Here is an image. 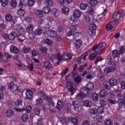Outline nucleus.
I'll use <instances>...</instances> for the list:
<instances>
[{
	"mask_svg": "<svg viewBox=\"0 0 125 125\" xmlns=\"http://www.w3.org/2000/svg\"><path fill=\"white\" fill-rule=\"evenodd\" d=\"M33 29H34V26L32 24H30L27 27L26 31L28 32H32Z\"/></svg>",
	"mask_w": 125,
	"mask_h": 125,
	"instance_id": "052dcab7",
	"label": "nucleus"
},
{
	"mask_svg": "<svg viewBox=\"0 0 125 125\" xmlns=\"http://www.w3.org/2000/svg\"><path fill=\"white\" fill-rule=\"evenodd\" d=\"M12 19H13V17L10 14H7L5 16V20H6V21H7L8 22L12 21Z\"/></svg>",
	"mask_w": 125,
	"mask_h": 125,
	"instance_id": "72a5a7b5",
	"label": "nucleus"
},
{
	"mask_svg": "<svg viewBox=\"0 0 125 125\" xmlns=\"http://www.w3.org/2000/svg\"><path fill=\"white\" fill-rule=\"evenodd\" d=\"M56 107L59 110H61V109H62V108H63V104H62V102L61 101H58Z\"/></svg>",
	"mask_w": 125,
	"mask_h": 125,
	"instance_id": "a878e982",
	"label": "nucleus"
},
{
	"mask_svg": "<svg viewBox=\"0 0 125 125\" xmlns=\"http://www.w3.org/2000/svg\"><path fill=\"white\" fill-rule=\"evenodd\" d=\"M107 47V45L106 44L105 42H102L99 44V45L97 44H96L92 48L91 51L92 52H95L97 53V54H99L100 55H101L102 53L104 52V50L105 48Z\"/></svg>",
	"mask_w": 125,
	"mask_h": 125,
	"instance_id": "f257e3e1",
	"label": "nucleus"
},
{
	"mask_svg": "<svg viewBox=\"0 0 125 125\" xmlns=\"http://www.w3.org/2000/svg\"><path fill=\"white\" fill-rule=\"evenodd\" d=\"M73 15L77 18H80L82 16V12L80 10H75L73 12Z\"/></svg>",
	"mask_w": 125,
	"mask_h": 125,
	"instance_id": "aec40b11",
	"label": "nucleus"
},
{
	"mask_svg": "<svg viewBox=\"0 0 125 125\" xmlns=\"http://www.w3.org/2000/svg\"><path fill=\"white\" fill-rule=\"evenodd\" d=\"M111 71V68L109 67H106L104 70V72L105 74H109Z\"/></svg>",
	"mask_w": 125,
	"mask_h": 125,
	"instance_id": "69168bd1",
	"label": "nucleus"
},
{
	"mask_svg": "<svg viewBox=\"0 0 125 125\" xmlns=\"http://www.w3.org/2000/svg\"><path fill=\"white\" fill-rule=\"evenodd\" d=\"M34 113L36 114V115H37V116H39L40 114H41V110L39 108H35L34 109Z\"/></svg>",
	"mask_w": 125,
	"mask_h": 125,
	"instance_id": "e2e57ef3",
	"label": "nucleus"
},
{
	"mask_svg": "<svg viewBox=\"0 0 125 125\" xmlns=\"http://www.w3.org/2000/svg\"><path fill=\"white\" fill-rule=\"evenodd\" d=\"M96 121L98 123H103V118H102V116H97Z\"/></svg>",
	"mask_w": 125,
	"mask_h": 125,
	"instance_id": "4d7b16f0",
	"label": "nucleus"
},
{
	"mask_svg": "<svg viewBox=\"0 0 125 125\" xmlns=\"http://www.w3.org/2000/svg\"><path fill=\"white\" fill-rule=\"evenodd\" d=\"M69 71V67H67L64 70H62V72L61 73L62 76H65L66 74L68 73V72Z\"/></svg>",
	"mask_w": 125,
	"mask_h": 125,
	"instance_id": "864d4df0",
	"label": "nucleus"
},
{
	"mask_svg": "<svg viewBox=\"0 0 125 125\" xmlns=\"http://www.w3.org/2000/svg\"><path fill=\"white\" fill-rule=\"evenodd\" d=\"M89 31L92 34L95 33V30H96V25L95 24H91L89 27Z\"/></svg>",
	"mask_w": 125,
	"mask_h": 125,
	"instance_id": "a211bd4d",
	"label": "nucleus"
},
{
	"mask_svg": "<svg viewBox=\"0 0 125 125\" xmlns=\"http://www.w3.org/2000/svg\"><path fill=\"white\" fill-rule=\"evenodd\" d=\"M42 11L45 14H48V13L51 11V9L49 8V7L46 6L43 8Z\"/></svg>",
	"mask_w": 125,
	"mask_h": 125,
	"instance_id": "393cba45",
	"label": "nucleus"
},
{
	"mask_svg": "<svg viewBox=\"0 0 125 125\" xmlns=\"http://www.w3.org/2000/svg\"><path fill=\"white\" fill-rule=\"evenodd\" d=\"M71 105L72 107H73L74 110H75V111H78V110H79V108H80V103L79 101L77 100L73 101L72 102Z\"/></svg>",
	"mask_w": 125,
	"mask_h": 125,
	"instance_id": "f8f14e48",
	"label": "nucleus"
},
{
	"mask_svg": "<svg viewBox=\"0 0 125 125\" xmlns=\"http://www.w3.org/2000/svg\"><path fill=\"white\" fill-rule=\"evenodd\" d=\"M31 47H24L23 49V52L24 53H28V52H30V51H31Z\"/></svg>",
	"mask_w": 125,
	"mask_h": 125,
	"instance_id": "09e8293b",
	"label": "nucleus"
},
{
	"mask_svg": "<svg viewBox=\"0 0 125 125\" xmlns=\"http://www.w3.org/2000/svg\"><path fill=\"white\" fill-rule=\"evenodd\" d=\"M22 102L21 100H19L15 103V105L16 107H20V106H22Z\"/></svg>",
	"mask_w": 125,
	"mask_h": 125,
	"instance_id": "a18cd8bd",
	"label": "nucleus"
},
{
	"mask_svg": "<svg viewBox=\"0 0 125 125\" xmlns=\"http://www.w3.org/2000/svg\"><path fill=\"white\" fill-rule=\"evenodd\" d=\"M37 124V125H44L43 123H42V118L38 119Z\"/></svg>",
	"mask_w": 125,
	"mask_h": 125,
	"instance_id": "774afa93",
	"label": "nucleus"
},
{
	"mask_svg": "<svg viewBox=\"0 0 125 125\" xmlns=\"http://www.w3.org/2000/svg\"><path fill=\"white\" fill-rule=\"evenodd\" d=\"M118 103L120 105H125V101L123 99H119Z\"/></svg>",
	"mask_w": 125,
	"mask_h": 125,
	"instance_id": "13d9d810",
	"label": "nucleus"
},
{
	"mask_svg": "<svg viewBox=\"0 0 125 125\" xmlns=\"http://www.w3.org/2000/svg\"><path fill=\"white\" fill-rule=\"evenodd\" d=\"M39 49H40V51H41V52H42V53H46V52H47V51L48 50L47 48H46V47H44V46L40 47L39 48Z\"/></svg>",
	"mask_w": 125,
	"mask_h": 125,
	"instance_id": "c85d7f7f",
	"label": "nucleus"
},
{
	"mask_svg": "<svg viewBox=\"0 0 125 125\" xmlns=\"http://www.w3.org/2000/svg\"><path fill=\"white\" fill-rule=\"evenodd\" d=\"M19 6L21 8L24 7V6H26V1L25 0H21L20 1Z\"/></svg>",
	"mask_w": 125,
	"mask_h": 125,
	"instance_id": "f704fd0d",
	"label": "nucleus"
},
{
	"mask_svg": "<svg viewBox=\"0 0 125 125\" xmlns=\"http://www.w3.org/2000/svg\"><path fill=\"white\" fill-rule=\"evenodd\" d=\"M1 2L2 6H3V7H5V6H7V5L8 4V0H1Z\"/></svg>",
	"mask_w": 125,
	"mask_h": 125,
	"instance_id": "c03bdc74",
	"label": "nucleus"
},
{
	"mask_svg": "<svg viewBox=\"0 0 125 125\" xmlns=\"http://www.w3.org/2000/svg\"><path fill=\"white\" fill-rule=\"evenodd\" d=\"M43 30H42V29L38 28H37L34 32L35 35H38V36H40L42 33Z\"/></svg>",
	"mask_w": 125,
	"mask_h": 125,
	"instance_id": "4c0bfd02",
	"label": "nucleus"
},
{
	"mask_svg": "<svg viewBox=\"0 0 125 125\" xmlns=\"http://www.w3.org/2000/svg\"><path fill=\"white\" fill-rule=\"evenodd\" d=\"M80 9H81V10H84V9H85V8H86L88 6V5L87 4H84L83 3H82L80 4Z\"/></svg>",
	"mask_w": 125,
	"mask_h": 125,
	"instance_id": "a19ab883",
	"label": "nucleus"
},
{
	"mask_svg": "<svg viewBox=\"0 0 125 125\" xmlns=\"http://www.w3.org/2000/svg\"><path fill=\"white\" fill-rule=\"evenodd\" d=\"M85 67H87V64L85 63L84 64L80 65L79 68V70L80 72H83V70L84 68H85Z\"/></svg>",
	"mask_w": 125,
	"mask_h": 125,
	"instance_id": "5fc2aeb1",
	"label": "nucleus"
},
{
	"mask_svg": "<svg viewBox=\"0 0 125 125\" xmlns=\"http://www.w3.org/2000/svg\"><path fill=\"white\" fill-rule=\"evenodd\" d=\"M96 57V54L95 53V52H94L90 55L89 59L91 61L93 60V59H95Z\"/></svg>",
	"mask_w": 125,
	"mask_h": 125,
	"instance_id": "680f3d73",
	"label": "nucleus"
},
{
	"mask_svg": "<svg viewBox=\"0 0 125 125\" xmlns=\"http://www.w3.org/2000/svg\"><path fill=\"white\" fill-rule=\"evenodd\" d=\"M104 125H113V122L110 119H106L104 122Z\"/></svg>",
	"mask_w": 125,
	"mask_h": 125,
	"instance_id": "de8ad7c7",
	"label": "nucleus"
},
{
	"mask_svg": "<svg viewBox=\"0 0 125 125\" xmlns=\"http://www.w3.org/2000/svg\"><path fill=\"white\" fill-rule=\"evenodd\" d=\"M58 60V61H63V55L58 53L56 55H53L52 56V60Z\"/></svg>",
	"mask_w": 125,
	"mask_h": 125,
	"instance_id": "0eeeda50",
	"label": "nucleus"
},
{
	"mask_svg": "<svg viewBox=\"0 0 125 125\" xmlns=\"http://www.w3.org/2000/svg\"><path fill=\"white\" fill-rule=\"evenodd\" d=\"M35 14L37 17H39V18H42V17H43V13H42V11L40 10H37L35 11Z\"/></svg>",
	"mask_w": 125,
	"mask_h": 125,
	"instance_id": "b1692460",
	"label": "nucleus"
},
{
	"mask_svg": "<svg viewBox=\"0 0 125 125\" xmlns=\"http://www.w3.org/2000/svg\"><path fill=\"white\" fill-rule=\"evenodd\" d=\"M90 113L92 115H96L98 114L97 109H96V108H94V109L91 108L90 109Z\"/></svg>",
	"mask_w": 125,
	"mask_h": 125,
	"instance_id": "49530a36",
	"label": "nucleus"
},
{
	"mask_svg": "<svg viewBox=\"0 0 125 125\" xmlns=\"http://www.w3.org/2000/svg\"><path fill=\"white\" fill-rule=\"evenodd\" d=\"M6 115L7 117H12L14 115V112L12 110H8L6 112Z\"/></svg>",
	"mask_w": 125,
	"mask_h": 125,
	"instance_id": "bb28decb",
	"label": "nucleus"
},
{
	"mask_svg": "<svg viewBox=\"0 0 125 125\" xmlns=\"http://www.w3.org/2000/svg\"><path fill=\"white\" fill-rule=\"evenodd\" d=\"M8 88L10 89L11 92H15L19 89L18 85L15 84L13 82L8 83Z\"/></svg>",
	"mask_w": 125,
	"mask_h": 125,
	"instance_id": "7ed1b4c3",
	"label": "nucleus"
},
{
	"mask_svg": "<svg viewBox=\"0 0 125 125\" xmlns=\"http://www.w3.org/2000/svg\"><path fill=\"white\" fill-rule=\"evenodd\" d=\"M109 82L110 86H115L117 85V83H118L117 79L114 78H111Z\"/></svg>",
	"mask_w": 125,
	"mask_h": 125,
	"instance_id": "2eb2a0df",
	"label": "nucleus"
},
{
	"mask_svg": "<svg viewBox=\"0 0 125 125\" xmlns=\"http://www.w3.org/2000/svg\"><path fill=\"white\" fill-rule=\"evenodd\" d=\"M21 119L23 122H27L28 119H29V117L27 114H23L21 117Z\"/></svg>",
	"mask_w": 125,
	"mask_h": 125,
	"instance_id": "603ef678",
	"label": "nucleus"
},
{
	"mask_svg": "<svg viewBox=\"0 0 125 125\" xmlns=\"http://www.w3.org/2000/svg\"><path fill=\"white\" fill-rule=\"evenodd\" d=\"M18 13L20 16H24V15L25 14V11L23 10V9H20L18 11Z\"/></svg>",
	"mask_w": 125,
	"mask_h": 125,
	"instance_id": "e433bc0d",
	"label": "nucleus"
},
{
	"mask_svg": "<svg viewBox=\"0 0 125 125\" xmlns=\"http://www.w3.org/2000/svg\"><path fill=\"white\" fill-rule=\"evenodd\" d=\"M75 46L77 48H80L83 45V41L81 39L75 40Z\"/></svg>",
	"mask_w": 125,
	"mask_h": 125,
	"instance_id": "412c9836",
	"label": "nucleus"
},
{
	"mask_svg": "<svg viewBox=\"0 0 125 125\" xmlns=\"http://www.w3.org/2000/svg\"><path fill=\"white\" fill-rule=\"evenodd\" d=\"M77 28H78V25H71L70 26V30L74 32L77 31Z\"/></svg>",
	"mask_w": 125,
	"mask_h": 125,
	"instance_id": "6e6d98bb",
	"label": "nucleus"
},
{
	"mask_svg": "<svg viewBox=\"0 0 125 125\" xmlns=\"http://www.w3.org/2000/svg\"><path fill=\"white\" fill-rule=\"evenodd\" d=\"M40 53H39V51L38 50H36L35 49H33L32 51V56H38Z\"/></svg>",
	"mask_w": 125,
	"mask_h": 125,
	"instance_id": "3c124183",
	"label": "nucleus"
},
{
	"mask_svg": "<svg viewBox=\"0 0 125 125\" xmlns=\"http://www.w3.org/2000/svg\"><path fill=\"white\" fill-rule=\"evenodd\" d=\"M83 107H86L87 108L91 107L92 105L91 101L89 100H84L83 102Z\"/></svg>",
	"mask_w": 125,
	"mask_h": 125,
	"instance_id": "ddd939ff",
	"label": "nucleus"
},
{
	"mask_svg": "<svg viewBox=\"0 0 125 125\" xmlns=\"http://www.w3.org/2000/svg\"><path fill=\"white\" fill-rule=\"evenodd\" d=\"M73 77L75 82H76L77 83H79L82 81L81 77L78 76V73H74L73 74Z\"/></svg>",
	"mask_w": 125,
	"mask_h": 125,
	"instance_id": "f3484780",
	"label": "nucleus"
},
{
	"mask_svg": "<svg viewBox=\"0 0 125 125\" xmlns=\"http://www.w3.org/2000/svg\"><path fill=\"white\" fill-rule=\"evenodd\" d=\"M27 99L30 100L33 98V91L31 90H27L25 93Z\"/></svg>",
	"mask_w": 125,
	"mask_h": 125,
	"instance_id": "4468645a",
	"label": "nucleus"
},
{
	"mask_svg": "<svg viewBox=\"0 0 125 125\" xmlns=\"http://www.w3.org/2000/svg\"><path fill=\"white\" fill-rule=\"evenodd\" d=\"M119 55H120V53H119V51L115 50L112 51V56L114 58H117V57H119Z\"/></svg>",
	"mask_w": 125,
	"mask_h": 125,
	"instance_id": "cd10ccee",
	"label": "nucleus"
},
{
	"mask_svg": "<svg viewBox=\"0 0 125 125\" xmlns=\"http://www.w3.org/2000/svg\"><path fill=\"white\" fill-rule=\"evenodd\" d=\"M35 3H36V2L34 0H27V5L28 6H34Z\"/></svg>",
	"mask_w": 125,
	"mask_h": 125,
	"instance_id": "7c9ffc66",
	"label": "nucleus"
},
{
	"mask_svg": "<svg viewBox=\"0 0 125 125\" xmlns=\"http://www.w3.org/2000/svg\"><path fill=\"white\" fill-rule=\"evenodd\" d=\"M10 52L11 53H14L15 54H17L19 52V50L17 47L15 46H11L10 47Z\"/></svg>",
	"mask_w": 125,
	"mask_h": 125,
	"instance_id": "dca6fc26",
	"label": "nucleus"
},
{
	"mask_svg": "<svg viewBox=\"0 0 125 125\" xmlns=\"http://www.w3.org/2000/svg\"><path fill=\"white\" fill-rule=\"evenodd\" d=\"M45 3L48 6H53V2L51 0H46Z\"/></svg>",
	"mask_w": 125,
	"mask_h": 125,
	"instance_id": "ea45409f",
	"label": "nucleus"
},
{
	"mask_svg": "<svg viewBox=\"0 0 125 125\" xmlns=\"http://www.w3.org/2000/svg\"><path fill=\"white\" fill-rule=\"evenodd\" d=\"M91 98L93 101H97L98 100V95L95 93L92 94Z\"/></svg>",
	"mask_w": 125,
	"mask_h": 125,
	"instance_id": "c756f323",
	"label": "nucleus"
},
{
	"mask_svg": "<svg viewBox=\"0 0 125 125\" xmlns=\"http://www.w3.org/2000/svg\"><path fill=\"white\" fill-rule=\"evenodd\" d=\"M66 89L68 91L71 92V95H73L75 91V88H74V83L71 82H67L66 84Z\"/></svg>",
	"mask_w": 125,
	"mask_h": 125,
	"instance_id": "20e7f679",
	"label": "nucleus"
},
{
	"mask_svg": "<svg viewBox=\"0 0 125 125\" xmlns=\"http://www.w3.org/2000/svg\"><path fill=\"white\" fill-rule=\"evenodd\" d=\"M86 57H87V52L85 53L84 54L82 55L80 57L77 59V63L78 64L84 63V61L86 60Z\"/></svg>",
	"mask_w": 125,
	"mask_h": 125,
	"instance_id": "39448f33",
	"label": "nucleus"
},
{
	"mask_svg": "<svg viewBox=\"0 0 125 125\" xmlns=\"http://www.w3.org/2000/svg\"><path fill=\"white\" fill-rule=\"evenodd\" d=\"M44 67L48 70H52V64L48 62H45L44 63Z\"/></svg>",
	"mask_w": 125,
	"mask_h": 125,
	"instance_id": "6ab92c4d",
	"label": "nucleus"
},
{
	"mask_svg": "<svg viewBox=\"0 0 125 125\" xmlns=\"http://www.w3.org/2000/svg\"><path fill=\"white\" fill-rule=\"evenodd\" d=\"M10 5L11 7L15 8L17 6V2L16 0H12L10 1Z\"/></svg>",
	"mask_w": 125,
	"mask_h": 125,
	"instance_id": "c9c22d12",
	"label": "nucleus"
},
{
	"mask_svg": "<svg viewBox=\"0 0 125 125\" xmlns=\"http://www.w3.org/2000/svg\"><path fill=\"white\" fill-rule=\"evenodd\" d=\"M124 16V13L123 12H117L113 16V19L115 21L117 22L121 19V17Z\"/></svg>",
	"mask_w": 125,
	"mask_h": 125,
	"instance_id": "423d86ee",
	"label": "nucleus"
},
{
	"mask_svg": "<svg viewBox=\"0 0 125 125\" xmlns=\"http://www.w3.org/2000/svg\"><path fill=\"white\" fill-rule=\"evenodd\" d=\"M62 11L63 14H68L69 11V8L66 7H63L62 9Z\"/></svg>",
	"mask_w": 125,
	"mask_h": 125,
	"instance_id": "473e14b6",
	"label": "nucleus"
},
{
	"mask_svg": "<svg viewBox=\"0 0 125 125\" xmlns=\"http://www.w3.org/2000/svg\"><path fill=\"white\" fill-rule=\"evenodd\" d=\"M15 29L18 32H20V31H22V32H24L25 31V29L23 28V26L22 25L19 24L16 25Z\"/></svg>",
	"mask_w": 125,
	"mask_h": 125,
	"instance_id": "4be33fe9",
	"label": "nucleus"
},
{
	"mask_svg": "<svg viewBox=\"0 0 125 125\" xmlns=\"http://www.w3.org/2000/svg\"><path fill=\"white\" fill-rule=\"evenodd\" d=\"M106 29L107 31H111V30H113V26L110 23L108 24L106 26Z\"/></svg>",
	"mask_w": 125,
	"mask_h": 125,
	"instance_id": "338daca9",
	"label": "nucleus"
},
{
	"mask_svg": "<svg viewBox=\"0 0 125 125\" xmlns=\"http://www.w3.org/2000/svg\"><path fill=\"white\" fill-rule=\"evenodd\" d=\"M89 92L85 90V88L82 87L81 88V92L77 96L78 99H83L85 97L86 95H88Z\"/></svg>",
	"mask_w": 125,
	"mask_h": 125,
	"instance_id": "f03ea898",
	"label": "nucleus"
},
{
	"mask_svg": "<svg viewBox=\"0 0 125 125\" xmlns=\"http://www.w3.org/2000/svg\"><path fill=\"white\" fill-rule=\"evenodd\" d=\"M85 90L88 91H92L94 89V85L92 83H88L85 86Z\"/></svg>",
	"mask_w": 125,
	"mask_h": 125,
	"instance_id": "9d476101",
	"label": "nucleus"
},
{
	"mask_svg": "<svg viewBox=\"0 0 125 125\" xmlns=\"http://www.w3.org/2000/svg\"><path fill=\"white\" fill-rule=\"evenodd\" d=\"M90 4L92 6H95V5H97V4H98V1L97 0H92L90 1Z\"/></svg>",
	"mask_w": 125,
	"mask_h": 125,
	"instance_id": "37998d69",
	"label": "nucleus"
},
{
	"mask_svg": "<svg viewBox=\"0 0 125 125\" xmlns=\"http://www.w3.org/2000/svg\"><path fill=\"white\" fill-rule=\"evenodd\" d=\"M63 61H70L72 59V54L70 53H67L63 54Z\"/></svg>",
	"mask_w": 125,
	"mask_h": 125,
	"instance_id": "9b49d317",
	"label": "nucleus"
},
{
	"mask_svg": "<svg viewBox=\"0 0 125 125\" xmlns=\"http://www.w3.org/2000/svg\"><path fill=\"white\" fill-rule=\"evenodd\" d=\"M84 20L87 24H90L91 23V19L88 15H84Z\"/></svg>",
	"mask_w": 125,
	"mask_h": 125,
	"instance_id": "5701e85b",
	"label": "nucleus"
},
{
	"mask_svg": "<svg viewBox=\"0 0 125 125\" xmlns=\"http://www.w3.org/2000/svg\"><path fill=\"white\" fill-rule=\"evenodd\" d=\"M98 114H103L104 113V107L103 106L99 107L98 109H97Z\"/></svg>",
	"mask_w": 125,
	"mask_h": 125,
	"instance_id": "58836bf2",
	"label": "nucleus"
},
{
	"mask_svg": "<svg viewBox=\"0 0 125 125\" xmlns=\"http://www.w3.org/2000/svg\"><path fill=\"white\" fill-rule=\"evenodd\" d=\"M52 13L55 17H57V16L59 15L58 11L57 10V9L55 8H54L52 9Z\"/></svg>",
	"mask_w": 125,
	"mask_h": 125,
	"instance_id": "79ce46f5",
	"label": "nucleus"
},
{
	"mask_svg": "<svg viewBox=\"0 0 125 125\" xmlns=\"http://www.w3.org/2000/svg\"><path fill=\"white\" fill-rule=\"evenodd\" d=\"M125 52V46H121L120 48L119 53L120 54H124Z\"/></svg>",
	"mask_w": 125,
	"mask_h": 125,
	"instance_id": "8fccbe9b",
	"label": "nucleus"
},
{
	"mask_svg": "<svg viewBox=\"0 0 125 125\" xmlns=\"http://www.w3.org/2000/svg\"><path fill=\"white\" fill-rule=\"evenodd\" d=\"M99 95L101 98H105L108 96V91L105 89H102L99 92Z\"/></svg>",
	"mask_w": 125,
	"mask_h": 125,
	"instance_id": "1a4fd4ad",
	"label": "nucleus"
},
{
	"mask_svg": "<svg viewBox=\"0 0 125 125\" xmlns=\"http://www.w3.org/2000/svg\"><path fill=\"white\" fill-rule=\"evenodd\" d=\"M46 34L49 38H54L57 36L56 31L49 29L46 31Z\"/></svg>",
	"mask_w": 125,
	"mask_h": 125,
	"instance_id": "6e6552de",
	"label": "nucleus"
},
{
	"mask_svg": "<svg viewBox=\"0 0 125 125\" xmlns=\"http://www.w3.org/2000/svg\"><path fill=\"white\" fill-rule=\"evenodd\" d=\"M103 86H104V87L106 88V89H110V86H109V85L108 84V82H104L103 83Z\"/></svg>",
	"mask_w": 125,
	"mask_h": 125,
	"instance_id": "bf43d9fd",
	"label": "nucleus"
},
{
	"mask_svg": "<svg viewBox=\"0 0 125 125\" xmlns=\"http://www.w3.org/2000/svg\"><path fill=\"white\" fill-rule=\"evenodd\" d=\"M88 13L90 14V15H93V14H94V10L93 9V8H89Z\"/></svg>",
	"mask_w": 125,
	"mask_h": 125,
	"instance_id": "0e129e2a",
	"label": "nucleus"
},
{
	"mask_svg": "<svg viewBox=\"0 0 125 125\" xmlns=\"http://www.w3.org/2000/svg\"><path fill=\"white\" fill-rule=\"evenodd\" d=\"M16 37V33L15 32H11L9 35V40H15V37Z\"/></svg>",
	"mask_w": 125,
	"mask_h": 125,
	"instance_id": "2f4dec72",
	"label": "nucleus"
}]
</instances>
